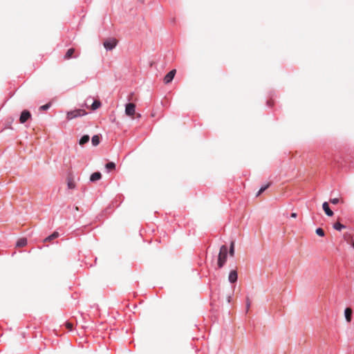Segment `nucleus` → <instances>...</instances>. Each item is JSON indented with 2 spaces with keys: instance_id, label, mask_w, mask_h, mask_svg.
Masks as SVG:
<instances>
[{
  "instance_id": "nucleus-22",
  "label": "nucleus",
  "mask_w": 354,
  "mask_h": 354,
  "mask_svg": "<svg viewBox=\"0 0 354 354\" xmlns=\"http://www.w3.org/2000/svg\"><path fill=\"white\" fill-rule=\"evenodd\" d=\"M315 232L319 236H324L325 235L324 231L321 227L317 228Z\"/></svg>"
},
{
  "instance_id": "nucleus-24",
  "label": "nucleus",
  "mask_w": 354,
  "mask_h": 354,
  "mask_svg": "<svg viewBox=\"0 0 354 354\" xmlns=\"http://www.w3.org/2000/svg\"><path fill=\"white\" fill-rule=\"evenodd\" d=\"M339 198H330V202L332 203V204H334V205H336L339 203Z\"/></svg>"
},
{
  "instance_id": "nucleus-28",
  "label": "nucleus",
  "mask_w": 354,
  "mask_h": 354,
  "mask_svg": "<svg viewBox=\"0 0 354 354\" xmlns=\"http://www.w3.org/2000/svg\"><path fill=\"white\" fill-rule=\"evenodd\" d=\"M267 104H268V106H271V105L270 104V101H267Z\"/></svg>"
},
{
  "instance_id": "nucleus-13",
  "label": "nucleus",
  "mask_w": 354,
  "mask_h": 354,
  "mask_svg": "<svg viewBox=\"0 0 354 354\" xmlns=\"http://www.w3.org/2000/svg\"><path fill=\"white\" fill-rule=\"evenodd\" d=\"M75 52V50L73 48H69L66 51V54L64 56V58L66 59H68L73 57V55Z\"/></svg>"
},
{
  "instance_id": "nucleus-25",
  "label": "nucleus",
  "mask_w": 354,
  "mask_h": 354,
  "mask_svg": "<svg viewBox=\"0 0 354 354\" xmlns=\"http://www.w3.org/2000/svg\"><path fill=\"white\" fill-rule=\"evenodd\" d=\"M250 307V301L249 300V298H247L246 299V313H248Z\"/></svg>"
},
{
  "instance_id": "nucleus-15",
  "label": "nucleus",
  "mask_w": 354,
  "mask_h": 354,
  "mask_svg": "<svg viewBox=\"0 0 354 354\" xmlns=\"http://www.w3.org/2000/svg\"><path fill=\"white\" fill-rule=\"evenodd\" d=\"M59 236V233L57 232H54L52 234L48 236L45 239L44 241H52L54 239L57 238Z\"/></svg>"
},
{
  "instance_id": "nucleus-3",
  "label": "nucleus",
  "mask_w": 354,
  "mask_h": 354,
  "mask_svg": "<svg viewBox=\"0 0 354 354\" xmlns=\"http://www.w3.org/2000/svg\"><path fill=\"white\" fill-rule=\"evenodd\" d=\"M116 44H117V42L115 39H111L106 40L103 44L104 48L107 51L111 50L112 49H113L116 46Z\"/></svg>"
},
{
  "instance_id": "nucleus-18",
  "label": "nucleus",
  "mask_w": 354,
  "mask_h": 354,
  "mask_svg": "<svg viewBox=\"0 0 354 354\" xmlns=\"http://www.w3.org/2000/svg\"><path fill=\"white\" fill-rule=\"evenodd\" d=\"M101 106V102L99 100H94L91 104V109L95 111L100 108Z\"/></svg>"
},
{
  "instance_id": "nucleus-19",
  "label": "nucleus",
  "mask_w": 354,
  "mask_h": 354,
  "mask_svg": "<svg viewBox=\"0 0 354 354\" xmlns=\"http://www.w3.org/2000/svg\"><path fill=\"white\" fill-rule=\"evenodd\" d=\"M270 185V183H268L267 185H263L261 187L258 192L257 193V196H259L261 193H263L266 189H267Z\"/></svg>"
},
{
  "instance_id": "nucleus-2",
  "label": "nucleus",
  "mask_w": 354,
  "mask_h": 354,
  "mask_svg": "<svg viewBox=\"0 0 354 354\" xmlns=\"http://www.w3.org/2000/svg\"><path fill=\"white\" fill-rule=\"evenodd\" d=\"M87 113L84 109H76L74 111H71L67 113V119L71 120L72 119L86 115Z\"/></svg>"
},
{
  "instance_id": "nucleus-6",
  "label": "nucleus",
  "mask_w": 354,
  "mask_h": 354,
  "mask_svg": "<svg viewBox=\"0 0 354 354\" xmlns=\"http://www.w3.org/2000/svg\"><path fill=\"white\" fill-rule=\"evenodd\" d=\"M176 71L175 69H173V70L170 71H169V73H168L165 76V77H164V82H165V84H169V83H170V82L173 80V79H174V76H175V75H176Z\"/></svg>"
},
{
  "instance_id": "nucleus-1",
  "label": "nucleus",
  "mask_w": 354,
  "mask_h": 354,
  "mask_svg": "<svg viewBox=\"0 0 354 354\" xmlns=\"http://www.w3.org/2000/svg\"><path fill=\"white\" fill-rule=\"evenodd\" d=\"M227 252H228L227 247L225 245H221V247L220 248V251H219V254L218 256V261H217V265H218V268H223V266L225 265V263L227 261Z\"/></svg>"
},
{
  "instance_id": "nucleus-29",
  "label": "nucleus",
  "mask_w": 354,
  "mask_h": 354,
  "mask_svg": "<svg viewBox=\"0 0 354 354\" xmlns=\"http://www.w3.org/2000/svg\"><path fill=\"white\" fill-rule=\"evenodd\" d=\"M352 246L354 248V242L352 243Z\"/></svg>"
},
{
  "instance_id": "nucleus-17",
  "label": "nucleus",
  "mask_w": 354,
  "mask_h": 354,
  "mask_svg": "<svg viewBox=\"0 0 354 354\" xmlns=\"http://www.w3.org/2000/svg\"><path fill=\"white\" fill-rule=\"evenodd\" d=\"M333 228L337 231H341L342 230L346 228V225H344L339 222H337L333 224Z\"/></svg>"
},
{
  "instance_id": "nucleus-4",
  "label": "nucleus",
  "mask_w": 354,
  "mask_h": 354,
  "mask_svg": "<svg viewBox=\"0 0 354 354\" xmlns=\"http://www.w3.org/2000/svg\"><path fill=\"white\" fill-rule=\"evenodd\" d=\"M136 105L133 103H127L125 105V114L128 116H132L135 114Z\"/></svg>"
},
{
  "instance_id": "nucleus-14",
  "label": "nucleus",
  "mask_w": 354,
  "mask_h": 354,
  "mask_svg": "<svg viewBox=\"0 0 354 354\" xmlns=\"http://www.w3.org/2000/svg\"><path fill=\"white\" fill-rule=\"evenodd\" d=\"M100 136L97 135H94L91 138V142L93 146H97L100 144Z\"/></svg>"
},
{
  "instance_id": "nucleus-8",
  "label": "nucleus",
  "mask_w": 354,
  "mask_h": 354,
  "mask_svg": "<svg viewBox=\"0 0 354 354\" xmlns=\"http://www.w3.org/2000/svg\"><path fill=\"white\" fill-rule=\"evenodd\" d=\"M322 208L325 212V214L328 216H332L333 215V212L330 209L329 205L327 202H324L322 204Z\"/></svg>"
},
{
  "instance_id": "nucleus-12",
  "label": "nucleus",
  "mask_w": 354,
  "mask_h": 354,
  "mask_svg": "<svg viewBox=\"0 0 354 354\" xmlns=\"http://www.w3.org/2000/svg\"><path fill=\"white\" fill-rule=\"evenodd\" d=\"M89 140L90 137L88 135H84L79 140V144L80 145H84V144L87 143L89 141Z\"/></svg>"
},
{
  "instance_id": "nucleus-16",
  "label": "nucleus",
  "mask_w": 354,
  "mask_h": 354,
  "mask_svg": "<svg viewBox=\"0 0 354 354\" xmlns=\"http://www.w3.org/2000/svg\"><path fill=\"white\" fill-rule=\"evenodd\" d=\"M115 168V164L113 162H109L105 165V169H106L107 172L110 171L112 169H114Z\"/></svg>"
},
{
  "instance_id": "nucleus-9",
  "label": "nucleus",
  "mask_w": 354,
  "mask_h": 354,
  "mask_svg": "<svg viewBox=\"0 0 354 354\" xmlns=\"http://www.w3.org/2000/svg\"><path fill=\"white\" fill-rule=\"evenodd\" d=\"M352 314H353V310L351 308H346L345 310H344V317H345V319H346V321L348 322V323H350L351 322V319H352Z\"/></svg>"
},
{
  "instance_id": "nucleus-10",
  "label": "nucleus",
  "mask_w": 354,
  "mask_h": 354,
  "mask_svg": "<svg viewBox=\"0 0 354 354\" xmlns=\"http://www.w3.org/2000/svg\"><path fill=\"white\" fill-rule=\"evenodd\" d=\"M102 178V174L100 171H96L93 173L90 176V181L91 182H95L97 180H100Z\"/></svg>"
},
{
  "instance_id": "nucleus-20",
  "label": "nucleus",
  "mask_w": 354,
  "mask_h": 354,
  "mask_svg": "<svg viewBox=\"0 0 354 354\" xmlns=\"http://www.w3.org/2000/svg\"><path fill=\"white\" fill-rule=\"evenodd\" d=\"M50 106H51V103L48 102V103H46V104L41 106L39 107V109L42 110V111H47L50 108Z\"/></svg>"
},
{
  "instance_id": "nucleus-7",
  "label": "nucleus",
  "mask_w": 354,
  "mask_h": 354,
  "mask_svg": "<svg viewBox=\"0 0 354 354\" xmlns=\"http://www.w3.org/2000/svg\"><path fill=\"white\" fill-rule=\"evenodd\" d=\"M238 273L235 270H231L228 276V281L231 283H234L237 281Z\"/></svg>"
},
{
  "instance_id": "nucleus-23",
  "label": "nucleus",
  "mask_w": 354,
  "mask_h": 354,
  "mask_svg": "<svg viewBox=\"0 0 354 354\" xmlns=\"http://www.w3.org/2000/svg\"><path fill=\"white\" fill-rule=\"evenodd\" d=\"M67 186H68V189H74L75 187V183L73 182H72L71 180L68 181Z\"/></svg>"
},
{
  "instance_id": "nucleus-5",
  "label": "nucleus",
  "mask_w": 354,
  "mask_h": 354,
  "mask_svg": "<svg viewBox=\"0 0 354 354\" xmlns=\"http://www.w3.org/2000/svg\"><path fill=\"white\" fill-rule=\"evenodd\" d=\"M31 118V113L28 110H24L20 115L19 121L20 123L24 124L29 119Z\"/></svg>"
},
{
  "instance_id": "nucleus-26",
  "label": "nucleus",
  "mask_w": 354,
  "mask_h": 354,
  "mask_svg": "<svg viewBox=\"0 0 354 354\" xmlns=\"http://www.w3.org/2000/svg\"><path fill=\"white\" fill-rule=\"evenodd\" d=\"M290 217L296 218L297 217V213H295V212L291 213Z\"/></svg>"
},
{
  "instance_id": "nucleus-27",
  "label": "nucleus",
  "mask_w": 354,
  "mask_h": 354,
  "mask_svg": "<svg viewBox=\"0 0 354 354\" xmlns=\"http://www.w3.org/2000/svg\"><path fill=\"white\" fill-rule=\"evenodd\" d=\"M227 300L228 303L230 302V300H231V296L230 295L227 296Z\"/></svg>"
},
{
  "instance_id": "nucleus-11",
  "label": "nucleus",
  "mask_w": 354,
  "mask_h": 354,
  "mask_svg": "<svg viewBox=\"0 0 354 354\" xmlns=\"http://www.w3.org/2000/svg\"><path fill=\"white\" fill-rule=\"evenodd\" d=\"M27 243H28V241H27V239L26 238L19 239L16 242V247L22 248V247L26 245Z\"/></svg>"
},
{
  "instance_id": "nucleus-21",
  "label": "nucleus",
  "mask_w": 354,
  "mask_h": 354,
  "mask_svg": "<svg viewBox=\"0 0 354 354\" xmlns=\"http://www.w3.org/2000/svg\"><path fill=\"white\" fill-rule=\"evenodd\" d=\"M229 254L232 257H233L234 254V241L231 242L230 247V250H229Z\"/></svg>"
}]
</instances>
